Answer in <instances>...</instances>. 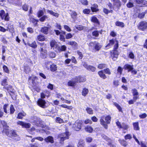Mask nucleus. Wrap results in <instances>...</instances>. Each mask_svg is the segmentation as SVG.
<instances>
[{
    "instance_id": "obj_9",
    "label": "nucleus",
    "mask_w": 147,
    "mask_h": 147,
    "mask_svg": "<svg viewBox=\"0 0 147 147\" xmlns=\"http://www.w3.org/2000/svg\"><path fill=\"white\" fill-rule=\"evenodd\" d=\"M83 66L87 70L92 72H94L96 69L95 67L92 65H88L86 62H84Z\"/></svg>"
},
{
    "instance_id": "obj_51",
    "label": "nucleus",
    "mask_w": 147,
    "mask_h": 147,
    "mask_svg": "<svg viewBox=\"0 0 147 147\" xmlns=\"http://www.w3.org/2000/svg\"><path fill=\"white\" fill-rule=\"evenodd\" d=\"M9 110L10 114H13L14 113L15 111V109L13 105H10Z\"/></svg>"
},
{
    "instance_id": "obj_24",
    "label": "nucleus",
    "mask_w": 147,
    "mask_h": 147,
    "mask_svg": "<svg viewBox=\"0 0 147 147\" xmlns=\"http://www.w3.org/2000/svg\"><path fill=\"white\" fill-rule=\"evenodd\" d=\"M131 91L133 97H136V99H139V94L138 90L136 88H133L131 90Z\"/></svg>"
},
{
    "instance_id": "obj_22",
    "label": "nucleus",
    "mask_w": 147,
    "mask_h": 147,
    "mask_svg": "<svg viewBox=\"0 0 147 147\" xmlns=\"http://www.w3.org/2000/svg\"><path fill=\"white\" fill-rule=\"evenodd\" d=\"M46 39L45 36L43 34H40L37 36L36 40L38 41L43 42L46 41Z\"/></svg>"
},
{
    "instance_id": "obj_54",
    "label": "nucleus",
    "mask_w": 147,
    "mask_h": 147,
    "mask_svg": "<svg viewBox=\"0 0 147 147\" xmlns=\"http://www.w3.org/2000/svg\"><path fill=\"white\" fill-rule=\"evenodd\" d=\"M86 110L87 113L89 114L92 115L93 113V110L91 108L87 107L86 108Z\"/></svg>"
},
{
    "instance_id": "obj_39",
    "label": "nucleus",
    "mask_w": 147,
    "mask_h": 147,
    "mask_svg": "<svg viewBox=\"0 0 147 147\" xmlns=\"http://www.w3.org/2000/svg\"><path fill=\"white\" fill-rule=\"evenodd\" d=\"M113 104L117 108L119 112L123 113V111L121 107L117 103L113 102Z\"/></svg>"
},
{
    "instance_id": "obj_1",
    "label": "nucleus",
    "mask_w": 147,
    "mask_h": 147,
    "mask_svg": "<svg viewBox=\"0 0 147 147\" xmlns=\"http://www.w3.org/2000/svg\"><path fill=\"white\" fill-rule=\"evenodd\" d=\"M111 119V117L109 115L106 116L102 115L100 117V123L105 129H107L108 127V124L110 123Z\"/></svg>"
},
{
    "instance_id": "obj_59",
    "label": "nucleus",
    "mask_w": 147,
    "mask_h": 147,
    "mask_svg": "<svg viewBox=\"0 0 147 147\" xmlns=\"http://www.w3.org/2000/svg\"><path fill=\"white\" fill-rule=\"evenodd\" d=\"M32 87L34 91H36L37 92H39L40 91V89L38 86L36 85H33Z\"/></svg>"
},
{
    "instance_id": "obj_56",
    "label": "nucleus",
    "mask_w": 147,
    "mask_h": 147,
    "mask_svg": "<svg viewBox=\"0 0 147 147\" xmlns=\"http://www.w3.org/2000/svg\"><path fill=\"white\" fill-rule=\"evenodd\" d=\"M2 133H5L7 136H8L9 134L8 128H4L2 131Z\"/></svg>"
},
{
    "instance_id": "obj_13",
    "label": "nucleus",
    "mask_w": 147,
    "mask_h": 147,
    "mask_svg": "<svg viewBox=\"0 0 147 147\" xmlns=\"http://www.w3.org/2000/svg\"><path fill=\"white\" fill-rule=\"evenodd\" d=\"M102 30H100V31L97 30H95L92 32V34L93 36V39H98L97 38L98 37L99 33L102 34Z\"/></svg>"
},
{
    "instance_id": "obj_42",
    "label": "nucleus",
    "mask_w": 147,
    "mask_h": 147,
    "mask_svg": "<svg viewBox=\"0 0 147 147\" xmlns=\"http://www.w3.org/2000/svg\"><path fill=\"white\" fill-rule=\"evenodd\" d=\"M107 67V65L105 63H101L98 64L97 66V68L100 69H103Z\"/></svg>"
},
{
    "instance_id": "obj_46",
    "label": "nucleus",
    "mask_w": 147,
    "mask_h": 147,
    "mask_svg": "<svg viewBox=\"0 0 147 147\" xmlns=\"http://www.w3.org/2000/svg\"><path fill=\"white\" fill-rule=\"evenodd\" d=\"M28 45L30 47H32V48L35 49L37 48V45L36 44V43L35 41H34L32 42L30 44L29 43L28 44Z\"/></svg>"
},
{
    "instance_id": "obj_49",
    "label": "nucleus",
    "mask_w": 147,
    "mask_h": 147,
    "mask_svg": "<svg viewBox=\"0 0 147 147\" xmlns=\"http://www.w3.org/2000/svg\"><path fill=\"white\" fill-rule=\"evenodd\" d=\"M0 122L4 128H9V126L7 125V122L4 120H1Z\"/></svg>"
},
{
    "instance_id": "obj_62",
    "label": "nucleus",
    "mask_w": 147,
    "mask_h": 147,
    "mask_svg": "<svg viewBox=\"0 0 147 147\" xmlns=\"http://www.w3.org/2000/svg\"><path fill=\"white\" fill-rule=\"evenodd\" d=\"M48 55L51 58H55L56 56L55 53L53 51L49 52Z\"/></svg>"
},
{
    "instance_id": "obj_7",
    "label": "nucleus",
    "mask_w": 147,
    "mask_h": 147,
    "mask_svg": "<svg viewBox=\"0 0 147 147\" xmlns=\"http://www.w3.org/2000/svg\"><path fill=\"white\" fill-rule=\"evenodd\" d=\"M0 16L2 20H4L6 21L9 20V17L8 13H5V12L3 9L0 10Z\"/></svg>"
},
{
    "instance_id": "obj_12",
    "label": "nucleus",
    "mask_w": 147,
    "mask_h": 147,
    "mask_svg": "<svg viewBox=\"0 0 147 147\" xmlns=\"http://www.w3.org/2000/svg\"><path fill=\"white\" fill-rule=\"evenodd\" d=\"M9 137L13 138V139L16 141H19L20 140V137L16 133L15 130H13L11 131V136Z\"/></svg>"
},
{
    "instance_id": "obj_41",
    "label": "nucleus",
    "mask_w": 147,
    "mask_h": 147,
    "mask_svg": "<svg viewBox=\"0 0 147 147\" xmlns=\"http://www.w3.org/2000/svg\"><path fill=\"white\" fill-rule=\"evenodd\" d=\"M44 51L40 53V57L43 59L47 57V51L45 50Z\"/></svg>"
},
{
    "instance_id": "obj_53",
    "label": "nucleus",
    "mask_w": 147,
    "mask_h": 147,
    "mask_svg": "<svg viewBox=\"0 0 147 147\" xmlns=\"http://www.w3.org/2000/svg\"><path fill=\"white\" fill-rule=\"evenodd\" d=\"M145 14L146 13L145 12H142L141 13H139L138 14V17L140 19H142L144 18Z\"/></svg>"
},
{
    "instance_id": "obj_35",
    "label": "nucleus",
    "mask_w": 147,
    "mask_h": 147,
    "mask_svg": "<svg viewBox=\"0 0 147 147\" xmlns=\"http://www.w3.org/2000/svg\"><path fill=\"white\" fill-rule=\"evenodd\" d=\"M26 114L24 112L18 113L17 118L19 119H22L24 117L26 116Z\"/></svg>"
},
{
    "instance_id": "obj_64",
    "label": "nucleus",
    "mask_w": 147,
    "mask_h": 147,
    "mask_svg": "<svg viewBox=\"0 0 147 147\" xmlns=\"http://www.w3.org/2000/svg\"><path fill=\"white\" fill-rule=\"evenodd\" d=\"M84 141L83 140H80L78 142V147H84Z\"/></svg>"
},
{
    "instance_id": "obj_36",
    "label": "nucleus",
    "mask_w": 147,
    "mask_h": 147,
    "mask_svg": "<svg viewBox=\"0 0 147 147\" xmlns=\"http://www.w3.org/2000/svg\"><path fill=\"white\" fill-rule=\"evenodd\" d=\"M30 22L32 23L35 26H36L37 24L38 20L31 17L30 18Z\"/></svg>"
},
{
    "instance_id": "obj_11",
    "label": "nucleus",
    "mask_w": 147,
    "mask_h": 147,
    "mask_svg": "<svg viewBox=\"0 0 147 147\" xmlns=\"http://www.w3.org/2000/svg\"><path fill=\"white\" fill-rule=\"evenodd\" d=\"M135 4L140 5V6L147 7V1L145 0H135Z\"/></svg>"
},
{
    "instance_id": "obj_25",
    "label": "nucleus",
    "mask_w": 147,
    "mask_h": 147,
    "mask_svg": "<svg viewBox=\"0 0 147 147\" xmlns=\"http://www.w3.org/2000/svg\"><path fill=\"white\" fill-rule=\"evenodd\" d=\"M50 28L47 26H44L41 28L40 31L45 34L47 35L48 33L49 30Z\"/></svg>"
},
{
    "instance_id": "obj_27",
    "label": "nucleus",
    "mask_w": 147,
    "mask_h": 147,
    "mask_svg": "<svg viewBox=\"0 0 147 147\" xmlns=\"http://www.w3.org/2000/svg\"><path fill=\"white\" fill-rule=\"evenodd\" d=\"M115 41H115V39L114 38H112L109 40V43L105 46V48L107 47H111L114 44Z\"/></svg>"
},
{
    "instance_id": "obj_50",
    "label": "nucleus",
    "mask_w": 147,
    "mask_h": 147,
    "mask_svg": "<svg viewBox=\"0 0 147 147\" xmlns=\"http://www.w3.org/2000/svg\"><path fill=\"white\" fill-rule=\"evenodd\" d=\"M66 47L65 45H62L61 47H59V52L65 51H66Z\"/></svg>"
},
{
    "instance_id": "obj_18",
    "label": "nucleus",
    "mask_w": 147,
    "mask_h": 147,
    "mask_svg": "<svg viewBox=\"0 0 147 147\" xmlns=\"http://www.w3.org/2000/svg\"><path fill=\"white\" fill-rule=\"evenodd\" d=\"M74 80H76L77 83L84 82L86 80L85 78L80 76L75 77Z\"/></svg>"
},
{
    "instance_id": "obj_29",
    "label": "nucleus",
    "mask_w": 147,
    "mask_h": 147,
    "mask_svg": "<svg viewBox=\"0 0 147 147\" xmlns=\"http://www.w3.org/2000/svg\"><path fill=\"white\" fill-rule=\"evenodd\" d=\"M118 141L121 145L124 147H126L128 145L127 142L125 140L119 139Z\"/></svg>"
},
{
    "instance_id": "obj_10",
    "label": "nucleus",
    "mask_w": 147,
    "mask_h": 147,
    "mask_svg": "<svg viewBox=\"0 0 147 147\" xmlns=\"http://www.w3.org/2000/svg\"><path fill=\"white\" fill-rule=\"evenodd\" d=\"M3 89L5 90V91H7L12 97V94H14V89L12 86L11 85H9L7 86H4Z\"/></svg>"
},
{
    "instance_id": "obj_26",
    "label": "nucleus",
    "mask_w": 147,
    "mask_h": 147,
    "mask_svg": "<svg viewBox=\"0 0 147 147\" xmlns=\"http://www.w3.org/2000/svg\"><path fill=\"white\" fill-rule=\"evenodd\" d=\"M6 29L7 31H8L10 32H13L14 30V28L13 24L11 23L8 24Z\"/></svg>"
},
{
    "instance_id": "obj_15",
    "label": "nucleus",
    "mask_w": 147,
    "mask_h": 147,
    "mask_svg": "<svg viewBox=\"0 0 147 147\" xmlns=\"http://www.w3.org/2000/svg\"><path fill=\"white\" fill-rule=\"evenodd\" d=\"M18 125L22 126L23 128H28L30 127L31 125L29 123H25L22 121H19L17 122Z\"/></svg>"
},
{
    "instance_id": "obj_20",
    "label": "nucleus",
    "mask_w": 147,
    "mask_h": 147,
    "mask_svg": "<svg viewBox=\"0 0 147 147\" xmlns=\"http://www.w3.org/2000/svg\"><path fill=\"white\" fill-rule=\"evenodd\" d=\"M31 78V77H29L28 78V80L31 79L32 83L33 85H36L38 83V78L37 76H35Z\"/></svg>"
},
{
    "instance_id": "obj_63",
    "label": "nucleus",
    "mask_w": 147,
    "mask_h": 147,
    "mask_svg": "<svg viewBox=\"0 0 147 147\" xmlns=\"http://www.w3.org/2000/svg\"><path fill=\"white\" fill-rule=\"evenodd\" d=\"M77 53L79 55L78 59H82L83 57V55L82 52L78 50L77 51Z\"/></svg>"
},
{
    "instance_id": "obj_57",
    "label": "nucleus",
    "mask_w": 147,
    "mask_h": 147,
    "mask_svg": "<svg viewBox=\"0 0 147 147\" xmlns=\"http://www.w3.org/2000/svg\"><path fill=\"white\" fill-rule=\"evenodd\" d=\"M56 121L57 123H61L64 122L63 120L59 117H56Z\"/></svg>"
},
{
    "instance_id": "obj_23",
    "label": "nucleus",
    "mask_w": 147,
    "mask_h": 147,
    "mask_svg": "<svg viewBox=\"0 0 147 147\" xmlns=\"http://www.w3.org/2000/svg\"><path fill=\"white\" fill-rule=\"evenodd\" d=\"M123 68L125 70H127L128 72H129L134 69V66L133 65L126 64L124 65Z\"/></svg>"
},
{
    "instance_id": "obj_19",
    "label": "nucleus",
    "mask_w": 147,
    "mask_h": 147,
    "mask_svg": "<svg viewBox=\"0 0 147 147\" xmlns=\"http://www.w3.org/2000/svg\"><path fill=\"white\" fill-rule=\"evenodd\" d=\"M98 5L96 3H94L90 7V9L92 12L93 13L97 12L99 11V9L98 8Z\"/></svg>"
},
{
    "instance_id": "obj_4",
    "label": "nucleus",
    "mask_w": 147,
    "mask_h": 147,
    "mask_svg": "<svg viewBox=\"0 0 147 147\" xmlns=\"http://www.w3.org/2000/svg\"><path fill=\"white\" fill-rule=\"evenodd\" d=\"M98 74L100 77L104 80L107 78V76L105 74L110 75L111 74V72L109 68H106L103 70H101L99 71L98 72Z\"/></svg>"
},
{
    "instance_id": "obj_6",
    "label": "nucleus",
    "mask_w": 147,
    "mask_h": 147,
    "mask_svg": "<svg viewBox=\"0 0 147 147\" xmlns=\"http://www.w3.org/2000/svg\"><path fill=\"white\" fill-rule=\"evenodd\" d=\"M137 27L139 30L144 31L147 30V22L145 21L142 20L139 22Z\"/></svg>"
},
{
    "instance_id": "obj_17",
    "label": "nucleus",
    "mask_w": 147,
    "mask_h": 147,
    "mask_svg": "<svg viewBox=\"0 0 147 147\" xmlns=\"http://www.w3.org/2000/svg\"><path fill=\"white\" fill-rule=\"evenodd\" d=\"M69 13L71 18L74 20H76L77 19L78 15L77 12L75 11H73L71 9L69 10Z\"/></svg>"
},
{
    "instance_id": "obj_55",
    "label": "nucleus",
    "mask_w": 147,
    "mask_h": 147,
    "mask_svg": "<svg viewBox=\"0 0 147 147\" xmlns=\"http://www.w3.org/2000/svg\"><path fill=\"white\" fill-rule=\"evenodd\" d=\"M3 68L4 72L7 74L9 73V70L7 66L5 65H3Z\"/></svg>"
},
{
    "instance_id": "obj_60",
    "label": "nucleus",
    "mask_w": 147,
    "mask_h": 147,
    "mask_svg": "<svg viewBox=\"0 0 147 147\" xmlns=\"http://www.w3.org/2000/svg\"><path fill=\"white\" fill-rule=\"evenodd\" d=\"M60 46H59L57 44L53 47V49L55 52H59Z\"/></svg>"
},
{
    "instance_id": "obj_2",
    "label": "nucleus",
    "mask_w": 147,
    "mask_h": 147,
    "mask_svg": "<svg viewBox=\"0 0 147 147\" xmlns=\"http://www.w3.org/2000/svg\"><path fill=\"white\" fill-rule=\"evenodd\" d=\"M115 42L113 49L110 51V57L113 61H115L117 59L119 54V51L117 50L119 46L118 40H116Z\"/></svg>"
},
{
    "instance_id": "obj_3",
    "label": "nucleus",
    "mask_w": 147,
    "mask_h": 147,
    "mask_svg": "<svg viewBox=\"0 0 147 147\" xmlns=\"http://www.w3.org/2000/svg\"><path fill=\"white\" fill-rule=\"evenodd\" d=\"M71 134L68 130H66V131L63 133L59 134V137L60 138L59 142L60 143L63 144L64 140H68L69 138V136Z\"/></svg>"
},
{
    "instance_id": "obj_8",
    "label": "nucleus",
    "mask_w": 147,
    "mask_h": 147,
    "mask_svg": "<svg viewBox=\"0 0 147 147\" xmlns=\"http://www.w3.org/2000/svg\"><path fill=\"white\" fill-rule=\"evenodd\" d=\"M43 98H39L37 100V104L40 107L44 108L46 107V102L45 100L43 99Z\"/></svg>"
},
{
    "instance_id": "obj_21",
    "label": "nucleus",
    "mask_w": 147,
    "mask_h": 147,
    "mask_svg": "<svg viewBox=\"0 0 147 147\" xmlns=\"http://www.w3.org/2000/svg\"><path fill=\"white\" fill-rule=\"evenodd\" d=\"M44 140L46 143L51 144H53L54 142L53 138L51 136H49L45 138Z\"/></svg>"
},
{
    "instance_id": "obj_58",
    "label": "nucleus",
    "mask_w": 147,
    "mask_h": 147,
    "mask_svg": "<svg viewBox=\"0 0 147 147\" xmlns=\"http://www.w3.org/2000/svg\"><path fill=\"white\" fill-rule=\"evenodd\" d=\"M48 17L47 15H44L41 17L39 19V21L41 22H43L45 21L46 19L48 18Z\"/></svg>"
},
{
    "instance_id": "obj_32",
    "label": "nucleus",
    "mask_w": 147,
    "mask_h": 147,
    "mask_svg": "<svg viewBox=\"0 0 147 147\" xmlns=\"http://www.w3.org/2000/svg\"><path fill=\"white\" fill-rule=\"evenodd\" d=\"M74 81L72 80H69L67 83V85L69 86L74 87L76 85L77 82L76 80H74Z\"/></svg>"
},
{
    "instance_id": "obj_43",
    "label": "nucleus",
    "mask_w": 147,
    "mask_h": 147,
    "mask_svg": "<svg viewBox=\"0 0 147 147\" xmlns=\"http://www.w3.org/2000/svg\"><path fill=\"white\" fill-rule=\"evenodd\" d=\"M57 43L55 40H51L50 42V46L51 48L52 49L57 44Z\"/></svg>"
},
{
    "instance_id": "obj_52",
    "label": "nucleus",
    "mask_w": 147,
    "mask_h": 147,
    "mask_svg": "<svg viewBox=\"0 0 147 147\" xmlns=\"http://www.w3.org/2000/svg\"><path fill=\"white\" fill-rule=\"evenodd\" d=\"M67 44L69 45L76 47L78 45L77 43L74 41H70L68 42Z\"/></svg>"
},
{
    "instance_id": "obj_28",
    "label": "nucleus",
    "mask_w": 147,
    "mask_h": 147,
    "mask_svg": "<svg viewBox=\"0 0 147 147\" xmlns=\"http://www.w3.org/2000/svg\"><path fill=\"white\" fill-rule=\"evenodd\" d=\"M91 21L92 22L96 23L98 25H100V23L98 20L95 16H93L91 17Z\"/></svg>"
},
{
    "instance_id": "obj_38",
    "label": "nucleus",
    "mask_w": 147,
    "mask_h": 147,
    "mask_svg": "<svg viewBox=\"0 0 147 147\" xmlns=\"http://www.w3.org/2000/svg\"><path fill=\"white\" fill-rule=\"evenodd\" d=\"M48 13H49L51 15L55 16L56 18H58L59 16V14L57 13L54 12L53 11L51 10H48L47 11Z\"/></svg>"
},
{
    "instance_id": "obj_16",
    "label": "nucleus",
    "mask_w": 147,
    "mask_h": 147,
    "mask_svg": "<svg viewBox=\"0 0 147 147\" xmlns=\"http://www.w3.org/2000/svg\"><path fill=\"white\" fill-rule=\"evenodd\" d=\"M40 95V97L42 98H45L46 97L48 98L50 96V92L47 90H46L41 92Z\"/></svg>"
},
{
    "instance_id": "obj_31",
    "label": "nucleus",
    "mask_w": 147,
    "mask_h": 147,
    "mask_svg": "<svg viewBox=\"0 0 147 147\" xmlns=\"http://www.w3.org/2000/svg\"><path fill=\"white\" fill-rule=\"evenodd\" d=\"M115 25L116 26L120 27L122 28H123L125 26V24L123 22L118 21L115 22Z\"/></svg>"
},
{
    "instance_id": "obj_48",
    "label": "nucleus",
    "mask_w": 147,
    "mask_h": 147,
    "mask_svg": "<svg viewBox=\"0 0 147 147\" xmlns=\"http://www.w3.org/2000/svg\"><path fill=\"white\" fill-rule=\"evenodd\" d=\"M136 98V97H133V99L130 100L128 101V104L130 105L133 104L138 100Z\"/></svg>"
},
{
    "instance_id": "obj_40",
    "label": "nucleus",
    "mask_w": 147,
    "mask_h": 147,
    "mask_svg": "<svg viewBox=\"0 0 147 147\" xmlns=\"http://www.w3.org/2000/svg\"><path fill=\"white\" fill-rule=\"evenodd\" d=\"M89 92L88 89L84 88H83L82 92V94L84 96H86L88 94Z\"/></svg>"
},
{
    "instance_id": "obj_47",
    "label": "nucleus",
    "mask_w": 147,
    "mask_h": 147,
    "mask_svg": "<svg viewBox=\"0 0 147 147\" xmlns=\"http://www.w3.org/2000/svg\"><path fill=\"white\" fill-rule=\"evenodd\" d=\"M103 11L105 14L107 15L109 13H112L113 10L111 9L109 10L106 8H104L103 9Z\"/></svg>"
},
{
    "instance_id": "obj_61",
    "label": "nucleus",
    "mask_w": 147,
    "mask_h": 147,
    "mask_svg": "<svg viewBox=\"0 0 147 147\" xmlns=\"http://www.w3.org/2000/svg\"><path fill=\"white\" fill-rule=\"evenodd\" d=\"M130 0L126 4L127 7L128 8H132L134 7V5L133 3L131 2Z\"/></svg>"
},
{
    "instance_id": "obj_30",
    "label": "nucleus",
    "mask_w": 147,
    "mask_h": 147,
    "mask_svg": "<svg viewBox=\"0 0 147 147\" xmlns=\"http://www.w3.org/2000/svg\"><path fill=\"white\" fill-rule=\"evenodd\" d=\"M84 129L86 132L89 133H92L93 130V128L91 126L88 125L86 126L84 128Z\"/></svg>"
},
{
    "instance_id": "obj_34",
    "label": "nucleus",
    "mask_w": 147,
    "mask_h": 147,
    "mask_svg": "<svg viewBox=\"0 0 147 147\" xmlns=\"http://www.w3.org/2000/svg\"><path fill=\"white\" fill-rule=\"evenodd\" d=\"M102 47V45H100V43L97 42L95 44L94 47V48L96 51H98L101 49Z\"/></svg>"
},
{
    "instance_id": "obj_44",
    "label": "nucleus",
    "mask_w": 147,
    "mask_h": 147,
    "mask_svg": "<svg viewBox=\"0 0 147 147\" xmlns=\"http://www.w3.org/2000/svg\"><path fill=\"white\" fill-rule=\"evenodd\" d=\"M23 68L24 71L26 73H27L28 72L30 71V68L29 65L27 64L24 65Z\"/></svg>"
},
{
    "instance_id": "obj_5",
    "label": "nucleus",
    "mask_w": 147,
    "mask_h": 147,
    "mask_svg": "<svg viewBox=\"0 0 147 147\" xmlns=\"http://www.w3.org/2000/svg\"><path fill=\"white\" fill-rule=\"evenodd\" d=\"M82 125V122L81 120H78L73 124L72 128L76 131H79L81 129Z\"/></svg>"
},
{
    "instance_id": "obj_14",
    "label": "nucleus",
    "mask_w": 147,
    "mask_h": 147,
    "mask_svg": "<svg viewBox=\"0 0 147 147\" xmlns=\"http://www.w3.org/2000/svg\"><path fill=\"white\" fill-rule=\"evenodd\" d=\"M113 2L114 6L118 9H120L121 6L122 4L120 0H111Z\"/></svg>"
},
{
    "instance_id": "obj_37",
    "label": "nucleus",
    "mask_w": 147,
    "mask_h": 147,
    "mask_svg": "<svg viewBox=\"0 0 147 147\" xmlns=\"http://www.w3.org/2000/svg\"><path fill=\"white\" fill-rule=\"evenodd\" d=\"M50 69L52 72H54L57 70V66L56 64H52L50 66Z\"/></svg>"
},
{
    "instance_id": "obj_45",
    "label": "nucleus",
    "mask_w": 147,
    "mask_h": 147,
    "mask_svg": "<svg viewBox=\"0 0 147 147\" xmlns=\"http://www.w3.org/2000/svg\"><path fill=\"white\" fill-rule=\"evenodd\" d=\"M44 13L42 10H40L38 11L37 13V17L39 18L43 16Z\"/></svg>"
},
{
    "instance_id": "obj_33",
    "label": "nucleus",
    "mask_w": 147,
    "mask_h": 147,
    "mask_svg": "<svg viewBox=\"0 0 147 147\" xmlns=\"http://www.w3.org/2000/svg\"><path fill=\"white\" fill-rule=\"evenodd\" d=\"M134 129V130L137 131L140 129L139 122H138L133 123Z\"/></svg>"
}]
</instances>
